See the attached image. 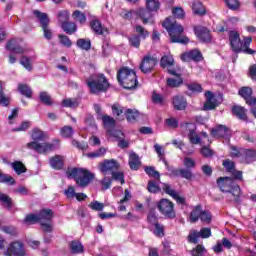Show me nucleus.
Wrapping results in <instances>:
<instances>
[{"mask_svg":"<svg viewBox=\"0 0 256 256\" xmlns=\"http://www.w3.org/2000/svg\"><path fill=\"white\" fill-rule=\"evenodd\" d=\"M228 37L230 41V47L233 53H236V55L239 53H245L246 55H255L256 51L249 48L253 41L252 37H246L244 38L243 42H241V36H239V32L235 30L229 31Z\"/></svg>","mask_w":256,"mask_h":256,"instance_id":"20e7f679","label":"nucleus"},{"mask_svg":"<svg viewBox=\"0 0 256 256\" xmlns=\"http://www.w3.org/2000/svg\"><path fill=\"white\" fill-rule=\"evenodd\" d=\"M154 227H155L154 235H156V237H165V226L158 223L154 225Z\"/></svg>","mask_w":256,"mask_h":256,"instance_id":"774afa93","label":"nucleus"},{"mask_svg":"<svg viewBox=\"0 0 256 256\" xmlns=\"http://www.w3.org/2000/svg\"><path fill=\"white\" fill-rule=\"evenodd\" d=\"M39 99L40 102L43 103V105H47L48 107H51V105H53V99L51 98V95H49L48 92H40Z\"/></svg>","mask_w":256,"mask_h":256,"instance_id":"c03bdc74","label":"nucleus"},{"mask_svg":"<svg viewBox=\"0 0 256 256\" xmlns=\"http://www.w3.org/2000/svg\"><path fill=\"white\" fill-rule=\"evenodd\" d=\"M90 28L95 33V35H103L105 33V28L103 27V23L101 20L94 18L90 21Z\"/></svg>","mask_w":256,"mask_h":256,"instance_id":"c85d7f7f","label":"nucleus"},{"mask_svg":"<svg viewBox=\"0 0 256 256\" xmlns=\"http://www.w3.org/2000/svg\"><path fill=\"white\" fill-rule=\"evenodd\" d=\"M105 153H107V149L101 147L94 152L87 153L86 157H88L89 159H97L99 157H105Z\"/></svg>","mask_w":256,"mask_h":256,"instance_id":"49530a36","label":"nucleus"},{"mask_svg":"<svg viewBox=\"0 0 256 256\" xmlns=\"http://www.w3.org/2000/svg\"><path fill=\"white\" fill-rule=\"evenodd\" d=\"M175 65V59L171 55H164L160 59V67L162 69H169Z\"/></svg>","mask_w":256,"mask_h":256,"instance_id":"72a5a7b5","label":"nucleus"},{"mask_svg":"<svg viewBox=\"0 0 256 256\" xmlns=\"http://www.w3.org/2000/svg\"><path fill=\"white\" fill-rule=\"evenodd\" d=\"M187 105V98L185 96L175 95L172 97V107L175 111H185Z\"/></svg>","mask_w":256,"mask_h":256,"instance_id":"aec40b11","label":"nucleus"},{"mask_svg":"<svg viewBox=\"0 0 256 256\" xmlns=\"http://www.w3.org/2000/svg\"><path fill=\"white\" fill-rule=\"evenodd\" d=\"M238 95L244 99L246 105L249 107H254V105H256V97L253 96V88L243 86L239 89Z\"/></svg>","mask_w":256,"mask_h":256,"instance_id":"4468645a","label":"nucleus"},{"mask_svg":"<svg viewBox=\"0 0 256 256\" xmlns=\"http://www.w3.org/2000/svg\"><path fill=\"white\" fill-rule=\"evenodd\" d=\"M256 160V150L248 149L245 151V161L246 163H253Z\"/></svg>","mask_w":256,"mask_h":256,"instance_id":"680f3d73","label":"nucleus"},{"mask_svg":"<svg viewBox=\"0 0 256 256\" xmlns=\"http://www.w3.org/2000/svg\"><path fill=\"white\" fill-rule=\"evenodd\" d=\"M172 199H174V201H176L177 205H181V207H187V199L181 195H179V193H175L174 196L172 197Z\"/></svg>","mask_w":256,"mask_h":256,"instance_id":"e2e57ef3","label":"nucleus"},{"mask_svg":"<svg viewBox=\"0 0 256 256\" xmlns=\"http://www.w3.org/2000/svg\"><path fill=\"white\" fill-rule=\"evenodd\" d=\"M65 195L69 201H73L75 197L77 196V192L75 191V186H68V188L65 190Z\"/></svg>","mask_w":256,"mask_h":256,"instance_id":"69168bd1","label":"nucleus"},{"mask_svg":"<svg viewBox=\"0 0 256 256\" xmlns=\"http://www.w3.org/2000/svg\"><path fill=\"white\" fill-rule=\"evenodd\" d=\"M7 51H11V53H17L18 55H21L25 53V49L19 45L17 42V39H12L7 42L6 44Z\"/></svg>","mask_w":256,"mask_h":256,"instance_id":"393cba45","label":"nucleus"},{"mask_svg":"<svg viewBox=\"0 0 256 256\" xmlns=\"http://www.w3.org/2000/svg\"><path fill=\"white\" fill-rule=\"evenodd\" d=\"M108 135L110 137H114V139H117L118 141L122 138L125 137V134L121 130H115L113 128L107 129Z\"/></svg>","mask_w":256,"mask_h":256,"instance_id":"5fc2aeb1","label":"nucleus"},{"mask_svg":"<svg viewBox=\"0 0 256 256\" xmlns=\"http://www.w3.org/2000/svg\"><path fill=\"white\" fill-rule=\"evenodd\" d=\"M102 122L106 129H115V125H117V121L109 115H103Z\"/></svg>","mask_w":256,"mask_h":256,"instance_id":"a19ab883","label":"nucleus"},{"mask_svg":"<svg viewBox=\"0 0 256 256\" xmlns=\"http://www.w3.org/2000/svg\"><path fill=\"white\" fill-rule=\"evenodd\" d=\"M124 115L128 123H135V121H137V119L139 118V111L135 109L127 108L125 110Z\"/></svg>","mask_w":256,"mask_h":256,"instance_id":"c9c22d12","label":"nucleus"},{"mask_svg":"<svg viewBox=\"0 0 256 256\" xmlns=\"http://www.w3.org/2000/svg\"><path fill=\"white\" fill-rule=\"evenodd\" d=\"M192 11L194 15H199L200 17L207 14V10L205 9V6L203 5V3L199 1H194L192 3Z\"/></svg>","mask_w":256,"mask_h":256,"instance_id":"473e14b6","label":"nucleus"},{"mask_svg":"<svg viewBox=\"0 0 256 256\" xmlns=\"http://www.w3.org/2000/svg\"><path fill=\"white\" fill-rule=\"evenodd\" d=\"M161 7L159 0H147L146 9L150 10L152 13H157Z\"/></svg>","mask_w":256,"mask_h":256,"instance_id":"37998d69","label":"nucleus"},{"mask_svg":"<svg viewBox=\"0 0 256 256\" xmlns=\"http://www.w3.org/2000/svg\"><path fill=\"white\" fill-rule=\"evenodd\" d=\"M116 79L118 84L126 91H134L139 87L137 72L127 66H122L117 71Z\"/></svg>","mask_w":256,"mask_h":256,"instance_id":"7ed1b4c3","label":"nucleus"},{"mask_svg":"<svg viewBox=\"0 0 256 256\" xmlns=\"http://www.w3.org/2000/svg\"><path fill=\"white\" fill-rule=\"evenodd\" d=\"M137 15L141 18L143 25H147L149 19L153 17V12L147 8H141L137 11Z\"/></svg>","mask_w":256,"mask_h":256,"instance_id":"2f4dec72","label":"nucleus"},{"mask_svg":"<svg viewBox=\"0 0 256 256\" xmlns=\"http://www.w3.org/2000/svg\"><path fill=\"white\" fill-rule=\"evenodd\" d=\"M11 167L13 171H15L16 175H22V173H27V167L21 161H14L11 163Z\"/></svg>","mask_w":256,"mask_h":256,"instance_id":"58836bf2","label":"nucleus"},{"mask_svg":"<svg viewBox=\"0 0 256 256\" xmlns=\"http://www.w3.org/2000/svg\"><path fill=\"white\" fill-rule=\"evenodd\" d=\"M76 45L77 47H79V49H82L84 51H89L91 49V40L80 38L77 40Z\"/></svg>","mask_w":256,"mask_h":256,"instance_id":"a18cd8bd","label":"nucleus"},{"mask_svg":"<svg viewBox=\"0 0 256 256\" xmlns=\"http://www.w3.org/2000/svg\"><path fill=\"white\" fill-rule=\"evenodd\" d=\"M211 137L214 139H230L231 138V128L227 125L218 124L210 130Z\"/></svg>","mask_w":256,"mask_h":256,"instance_id":"f8f14e48","label":"nucleus"},{"mask_svg":"<svg viewBox=\"0 0 256 256\" xmlns=\"http://www.w3.org/2000/svg\"><path fill=\"white\" fill-rule=\"evenodd\" d=\"M47 134L39 128H34L32 131V143H39V141H45Z\"/></svg>","mask_w":256,"mask_h":256,"instance_id":"4c0bfd02","label":"nucleus"},{"mask_svg":"<svg viewBox=\"0 0 256 256\" xmlns=\"http://www.w3.org/2000/svg\"><path fill=\"white\" fill-rule=\"evenodd\" d=\"M25 256V245L20 241H14L9 244L6 256Z\"/></svg>","mask_w":256,"mask_h":256,"instance_id":"dca6fc26","label":"nucleus"},{"mask_svg":"<svg viewBox=\"0 0 256 256\" xmlns=\"http://www.w3.org/2000/svg\"><path fill=\"white\" fill-rule=\"evenodd\" d=\"M206 101L204 103V111H213L219 107V101L215 94L211 91L205 92Z\"/></svg>","mask_w":256,"mask_h":256,"instance_id":"a211bd4d","label":"nucleus"},{"mask_svg":"<svg viewBox=\"0 0 256 256\" xmlns=\"http://www.w3.org/2000/svg\"><path fill=\"white\" fill-rule=\"evenodd\" d=\"M121 164L115 159H105L103 162L98 164V169L104 178L100 180V185H102V191H107L111 189L113 181H119L121 185H125V173L119 171Z\"/></svg>","mask_w":256,"mask_h":256,"instance_id":"f257e3e1","label":"nucleus"},{"mask_svg":"<svg viewBox=\"0 0 256 256\" xmlns=\"http://www.w3.org/2000/svg\"><path fill=\"white\" fill-rule=\"evenodd\" d=\"M26 147L28 149H32L36 151V153H51V151H55L57 149V144L55 143H39V142H29L27 143Z\"/></svg>","mask_w":256,"mask_h":256,"instance_id":"9d476101","label":"nucleus"},{"mask_svg":"<svg viewBox=\"0 0 256 256\" xmlns=\"http://www.w3.org/2000/svg\"><path fill=\"white\" fill-rule=\"evenodd\" d=\"M183 165L185 167V168H183V170L189 171V176H188V178H186V181L193 180L195 178V174H193V171H191V169H195V167H197V163L191 157H184Z\"/></svg>","mask_w":256,"mask_h":256,"instance_id":"412c9836","label":"nucleus"},{"mask_svg":"<svg viewBox=\"0 0 256 256\" xmlns=\"http://www.w3.org/2000/svg\"><path fill=\"white\" fill-rule=\"evenodd\" d=\"M172 15L174 19H185V10L181 7H175L172 9Z\"/></svg>","mask_w":256,"mask_h":256,"instance_id":"bf43d9fd","label":"nucleus"},{"mask_svg":"<svg viewBox=\"0 0 256 256\" xmlns=\"http://www.w3.org/2000/svg\"><path fill=\"white\" fill-rule=\"evenodd\" d=\"M33 13L35 17L38 18L45 39L51 41V39L53 38V31L49 29V23L51 22V20H49V16L47 15V13L41 12L39 10H34Z\"/></svg>","mask_w":256,"mask_h":256,"instance_id":"1a4fd4ad","label":"nucleus"},{"mask_svg":"<svg viewBox=\"0 0 256 256\" xmlns=\"http://www.w3.org/2000/svg\"><path fill=\"white\" fill-rule=\"evenodd\" d=\"M165 167L168 171L169 177H182V179H188L189 178V171L184 170L183 168H175L173 166H169V163L165 162Z\"/></svg>","mask_w":256,"mask_h":256,"instance_id":"6ab92c4d","label":"nucleus"},{"mask_svg":"<svg viewBox=\"0 0 256 256\" xmlns=\"http://www.w3.org/2000/svg\"><path fill=\"white\" fill-rule=\"evenodd\" d=\"M144 171H145L146 175H148L149 177H153V179H156V181H158V182L161 181V174L159 173V171L155 170V167L146 166L144 168Z\"/></svg>","mask_w":256,"mask_h":256,"instance_id":"ea45409f","label":"nucleus"},{"mask_svg":"<svg viewBox=\"0 0 256 256\" xmlns=\"http://www.w3.org/2000/svg\"><path fill=\"white\" fill-rule=\"evenodd\" d=\"M147 191L152 193L153 195H157V193H161V186H159L158 180H149L147 184Z\"/></svg>","mask_w":256,"mask_h":256,"instance_id":"e433bc0d","label":"nucleus"},{"mask_svg":"<svg viewBox=\"0 0 256 256\" xmlns=\"http://www.w3.org/2000/svg\"><path fill=\"white\" fill-rule=\"evenodd\" d=\"M53 215V210L44 208L38 213V221L39 223L53 222Z\"/></svg>","mask_w":256,"mask_h":256,"instance_id":"a878e982","label":"nucleus"},{"mask_svg":"<svg viewBox=\"0 0 256 256\" xmlns=\"http://www.w3.org/2000/svg\"><path fill=\"white\" fill-rule=\"evenodd\" d=\"M131 47H135L136 49H139L141 47V36H138L137 34H133L129 39H128Z\"/></svg>","mask_w":256,"mask_h":256,"instance_id":"603ef678","label":"nucleus"},{"mask_svg":"<svg viewBox=\"0 0 256 256\" xmlns=\"http://www.w3.org/2000/svg\"><path fill=\"white\" fill-rule=\"evenodd\" d=\"M200 155H202V157H204V159H209L211 157H213V155H215V151H213V149H211V146H202L200 149Z\"/></svg>","mask_w":256,"mask_h":256,"instance_id":"09e8293b","label":"nucleus"},{"mask_svg":"<svg viewBox=\"0 0 256 256\" xmlns=\"http://www.w3.org/2000/svg\"><path fill=\"white\" fill-rule=\"evenodd\" d=\"M72 17L75 21H78V23H80L81 25H83L87 21V15H85V13H82L79 10L74 11L72 14Z\"/></svg>","mask_w":256,"mask_h":256,"instance_id":"3c124183","label":"nucleus"},{"mask_svg":"<svg viewBox=\"0 0 256 256\" xmlns=\"http://www.w3.org/2000/svg\"><path fill=\"white\" fill-rule=\"evenodd\" d=\"M75 31H77V24H75V22L66 21L65 22V33H67V35H73V33H75Z\"/></svg>","mask_w":256,"mask_h":256,"instance_id":"6e6d98bb","label":"nucleus"},{"mask_svg":"<svg viewBox=\"0 0 256 256\" xmlns=\"http://www.w3.org/2000/svg\"><path fill=\"white\" fill-rule=\"evenodd\" d=\"M135 31L136 33H138V37H140L141 39H145L146 37H149V35H151V33L145 30V28L141 25H136Z\"/></svg>","mask_w":256,"mask_h":256,"instance_id":"4d7b16f0","label":"nucleus"},{"mask_svg":"<svg viewBox=\"0 0 256 256\" xmlns=\"http://www.w3.org/2000/svg\"><path fill=\"white\" fill-rule=\"evenodd\" d=\"M223 167H225L227 173H233L235 171V162L226 159L222 162Z\"/></svg>","mask_w":256,"mask_h":256,"instance_id":"338daca9","label":"nucleus"},{"mask_svg":"<svg viewBox=\"0 0 256 256\" xmlns=\"http://www.w3.org/2000/svg\"><path fill=\"white\" fill-rule=\"evenodd\" d=\"M162 27L166 29L170 43H178L179 45H189L191 39L183 35L185 28L179 24L173 17H168L162 23Z\"/></svg>","mask_w":256,"mask_h":256,"instance_id":"f03ea898","label":"nucleus"},{"mask_svg":"<svg viewBox=\"0 0 256 256\" xmlns=\"http://www.w3.org/2000/svg\"><path fill=\"white\" fill-rule=\"evenodd\" d=\"M186 87L191 93H203V86L197 82L186 83Z\"/></svg>","mask_w":256,"mask_h":256,"instance_id":"de8ad7c7","label":"nucleus"},{"mask_svg":"<svg viewBox=\"0 0 256 256\" xmlns=\"http://www.w3.org/2000/svg\"><path fill=\"white\" fill-rule=\"evenodd\" d=\"M0 183H8V185H15V179L11 175L0 172Z\"/></svg>","mask_w":256,"mask_h":256,"instance_id":"0e129e2a","label":"nucleus"},{"mask_svg":"<svg viewBox=\"0 0 256 256\" xmlns=\"http://www.w3.org/2000/svg\"><path fill=\"white\" fill-rule=\"evenodd\" d=\"M69 249H70V253H72V255H79L81 253H85V247L79 240H72L69 243Z\"/></svg>","mask_w":256,"mask_h":256,"instance_id":"cd10ccee","label":"nucleus"},{"mask_svg":"<svg viewBox=\"0 0 256 256\" xmlns=\"http://www.w3.org/2000/svg\"><path fill=\"white\" fill-rule=\"evenodd\" d=\"M86 85L92 95H99V93H107L109 91V80L103 73L91 74L86 79Z\"/></svg>","mask_w":256,"mask_h":256,"instance_id":"423d86ee","label":"nucleus"},{"mask_svg":"<svg viewBox=\"0 0 256 256\" xmlns=\"http://www.w3.org/2000/svg\"><path fill=\"white\" fill-rule=\"evenodd\" d=\"M231 113L234 117H237L240 121H247V110L241 105H233L231 108Z\"/></svg>","mask_w":256,"mask_h":256,"instance_id":"4be33fe9","label":"nucleus"},{"mask_svg":"<svg viewBox=\"0 0 256 256\" xmlns=\"http://www.w3.org/2000/svg\"><path fill=\"white\" fill-rule=\"evenodd\" d=\"M203 214V206L198 204L194 207V209L190 212V223H197L199 219H201V215Z\"/></svg>","mask_w":256,"mask_h":256,"instance_id":"7c9ffc66","label":"nucleus"},{"mask_svg":"<svg viewBox=\"0 0 256 256\" xmlns=\"http://www.w3.org/2000/svg\"><path fill=\"white\" fill-rule=\"evenodd\" d=\"M128 165L131 171H139V168L141 167V159H139V155H137V153H130Z\"/></svg>","mask_w":256,"mask_h":256,"instance_id":"bb28decb","label":"nucleus"},{"mask_svg":"<svg viewBox=\"0 0 256 256\" xmlns=\"http://www.w3.org/2000/svg\"><path fill=\"white\" fill-rule=\"evenodd\" d=\"M24 223H28L29 225L39 223V214H28L24 219Z\"/></svg>","mask_w":256,"mask_h":256,"instance_id":"052dcab7","label":"nucleus"},{"mask_svg":"<svg viewBox=\"0 0 256 256\" xmlns=\"http://www.w3.org/2000/svg\"><path fill=\"white\" fill-rule=\"evenodd\" d=\"M157 63H159V60H157V58H155L151 55H146L143 57L140 65H139V69L144 74L152 73L153 69H155V67H157Z\"/></svg>","mask_w":256,"mask_h":256,"instance_id":"ddd939ff","label":"nucleus"},{"mask_svg":"<svg viewBox=\"0 0 256 256\" xmlns=\"http://www.w3.org/2000/svg\"><path fill=\"white\" fill-rule=\"evenodd\" d=\"M217 185L222 193H231L234 197V203L241 204V187L235 179L231 177H219L217 179Z\"/></svg>","mask_w":256,"mask_h":256,"instance_id":"0eeeda50","label":"nucleus"},{"mask_svg":"<svg viewBox=\"0 0 256 256\" xmlns=\"http://www.w3.org/2000/svg\"><path fill=\"white\" fill-rule=\"evenodd\" d=\"M18 91L21 93V95H24V97H27L28 99L33 97V90H31V87H29L27 84H19Z\"/></svg>","mask_w":256,"mask_h":256,"instance_id":"79ce46f5","label":"nucleus"},{"mask_svg":"<svg viewBox=\"0 0 256 256\" xmlns=\"http://www.w3.org/2000/svg\"><path fill=\"white\" fill-rule=\"evenodd\" d=\"M126 110L127 109H125V107H123V106H119L117 104L112 105V113L117 119H119V121H125L124 115H125ZM123 113H124V115H123Z\"/></svg>","mask_w":256,"mask_h":256,"instance_id":"f704fd0d","label":"nucleus"},{"mask_svg":"<svg viewBox=\"0 0 256 256\" xmlns=\"http://www.w3.org/2000/svg\"><path fill=\"white\" fill-rule=\"evenodd\" d=\"M180 59L181 61H184V63H191V61H194V63H201V61H203V53H201L199 49H192L182 53Z\"/></svg>","mask_w":256,"mask_h":256,"instance_id":"2eb2a0df","label":"nucleus"},{"mask_svg":"<svg viewBox=\"0 0 256 256\" xmlns=\"http://www.w3.org/2000/svg\"><path fill=\"white\" fill-rule=\"evenodd\" d=\"M0 203L2 204V206H4L5 209H7V211H11V209L15 207L13 199L3 192H0Z\"/></svg>","mask_w":256,"mask_h":256,"instance_id":"c756f323","label":"nucleus"},{"mask_svg":"<svg viewBox=\"0 0 256 256\" xmlns=\"http://www.w3.org/2000/svg\"><path fill=\"white\" fill-rule=\"evenodd\" d=\"M152 103H154L155 105H165V97L157 92H153Z\"/></svg>","mask_w":256,"mask_h":256,"instance_id":"864d4df0","label":"nucleus"},{"mask_svg":"<svg viewBox=\"0 0 256 256\" xmlns=\"http://www.w3.org/2000/svg\"><path fill=\"white\" fill-rule=\"evenodd\" d=\"M66 175L68 179H74L80 189H86L92 181H95V174L85 168H68Z\"/></svg>","mask_w":256,"mask_h":256,"instance_id":"39448f33","label":"nucleus"},{"mask_svg":"<svg viewBox=\"0 0 256 256\" xmlns=\"http://www.w3.org/2000/svg\"><path fill=\"white\" fill-rule=\"evenodd\" d=\"M180 128L182 129V133H188V139H190L192 143H195V140H193V131L197 129L195 123L182 122L180 123Z\"/></svg>","mask_w":256,"mask_h":256,"instance_id":"5701e85b","label":"nucleus"},{"mask_svg":"<svg viewBox=\"0 0 256 256\" xmlns=\"http://www.w3.org/2000/svg\"><path fill=\"white\" fill-rule=\"evenodd\" d=\"M49 163L52 169L60 171V169H63V166L65 165V158L61 155H55L49 159Z\"/></svg>","mask_w":256,"mask_h":256,"instance_id":"b1692460","label":"nucleus"},{"mask_svg":"<svg viewBox=\"0 0 256 256\" xmlns=\"http://www.w3.org/2000/svg\"><path fill=\"white\" fill-rule=\"evenodd\" d=\"M193 31L200 43H211L213 41V34H211L209 28L196 25L193 27Z\"/></svg>","mask_w":256,"mask_h":256,"instance_id":"9b49d317","label":"nucleus"},{"mask_svg":"<svg viewBox=\"0 0 256 256\" xmlns=\"http://www.w3.org/2000/svg\"><path fill=\"white\" fill-rule=\"evenodd\" d=\"M65 107H68L69 109H77L79 107V101L77 98H66Z\"/></svg>","mask_w":256,"mask_h":256,"instance_id":"13d9d810","label":"nucleus"},{"mask_svg":"<svg viewBox=\"0 0 256 256\" xmlns=\"http://www.w3.org/2000/svg\"><path fill=\"white\" fill-rule=\"evenodd\" d=\"M157 209L165 217V219H175L177 217V212L175 211V204L167 199L162 198L157 203Z\"/></svg>","mask_w":256,"mask_h":256,"instance_id":"6e6552de","label":"nucleus"},{"mask_svg":"<svg viewBox=\"0 0 256 256\" xmlns=\"http://www.w3.org/2000/svg\"><path fill=\"white\" fill-rule=\"evenodd\" d=\"M167 73L169 75H173L176 78H167L166 84L168 87H171L172 89H177V87H181L183 85V77H181V74L177 73V70L174 68H168Z\"/></svg>","mask_w":256,"mask_h":256,"instance_id":"f3484780","label":"nucleus"},{"mask_svg":"<svg viewBox=\"0 0 256 256\" xmlns=\"http://www.w3.org/2000/svg\"><path fill=\"white\" fill-rule=\"evenodd\" d=\"M199 231L197 230H191L187 236V241L188 243H193L194 245H197V243H199Z\"/></svg>","mask_w":256,"mask_h":256,"instance_id":"8fccbe9b","label":"nucleus"}]
</instances>
